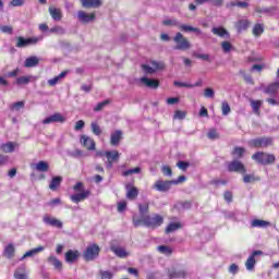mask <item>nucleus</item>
Segmentation results:
<instances>
[{
	"mask_svg": "<svg viewBox=\"0 0 279 279\" xmlns=\"http://www.w3.org/2000/svg\"><path fill=\"white\" fill-rule=\"evenodd\" d=\"M171 186H173L172 181H162V180H157L154 185L153 189L155 191H158L159 193H167V191L171 190Z\"/></svg>",
	"mask_w": 279,
	"mask_h": 279,
	"instance_id": "1a4fd4ad",
	"label": "nucleus"
},
{
	"mask_svg": "<svg viewBox=\"0 0 279 279\" xmlns=\"http://www.w3.org/2000/svg\"><path fill=\"white\" fill-rule=\"evenodd\" d=\"M78 16V21H81V23H90L94 19H95V13H86L84 11H78L77 13Z\"/></svg>",
	"mask_w": 279,
	"mask_h": 279,
	"instance_id": "412c9836",
	"label": "nucleus"
},
{
	"mask_svg": "<svg viewBox=\"0 0 279 279\" xmlns=\"http://www.w3.org/2000/svg\"><path fill=\"white\" fill-rule=\"evenodd\" d=\"M235 27L238 32H245L250 27V21L247 20H240L236 22Z\"/></svg>",
	"mask_w": 279,
	"mask_h": 279,
	"instance_id": "f704fd0d",
	"label": "nucleus"
},
{
	"mask_svg": "<svg viewBox=\"0 0 279 279\" xmlns=\"http://www.w3.org/2000/svg\"><path fill=\"white\" fill-rule=\"evenodd\" d=\"M16 147H19V143L7 142L0 145V150L3 151L4 154H12V151H14Z\"/></svg>",
	"mask_w": 279,
	"mask_h": 279,
	"instance_id": "2eb2a0df",
	"label": "nucleus"
},
{
	"mask_svg": "<svg viewBox=\"0 0 279 279\" xmlns=\"http://www.w3.org/2000/svg\"><path fill=\"white\" fill-rule=\"evenodd\" d=\"M158 252H160V254H165L166 256H171L173 254V250L167 245H159Z\"/></svg>",
	"mask_w": 279,
	"mask_h": 279,
	"instance_id": "79ce46f5",
	"label": "nucleus"
},
{
	"mask_svg": "<svg viewBox=\"0 0 279 279\" xmlns=\"http://www.w3.org/2000/svg\"><path fill=\"white\" fill-rule=\"evenodd\" d=\"M221 48L225 53H229V51H232V44L230 41H222Z\"/></svg>",
	"mask_w": 279,
	"mask_h": 279,
	"instance_id": "13d9d810",
	"label": "nucleus"
},
{
	"mask_svg": "<svg viewBox=\"0 0 279 279\" xmlns=\"http://www.w3.org/2000/svg\"><path fill=\"white\" fill-rule=\"evenodd\" d=\"M227 169L230 173H247L245 165L239 160L230 161L227 166Z\"/></svg>",
	"mask_w": 279,
	"mask_h": 279,
	"instance_id": "6e6552de",
	"label": "nucleus"
},
{
	"mask_svg": "<svg viewBox=\"0 0 279 279\" xmlns=\"http://www.w3.org/2000/svg\"><path fill=\"white\" fill-rule=\"evenodd\" d=\"M204 97H206V99H213L215 97V89H213V87L205 88Z\"/></svg>",
	"mask_w": 279,
	"mask_h": 279,
	"instance_id": "3c124183",
	"label": "nucleus"
},
{
	"mask_svg": "<svg viewBox=\"0 0 279 279\" xmlns=\"http://www.w3.org/2000/svg\"><path fill=\"white\" fill-rule=\"evenodd\" d=\"M82 5L84 8H100L101 7V0H82Z\"/></svg>",
	"mask_w": 279,
	"mask_h": 279,
	"instance_id": "c85d7f7f",
	"label": "nucleus"
},
{
	"mask_svg": "<svg viewBox=\"0 0 279 279\" xmlns=\"http://www.w3.org/2000/svg\"><path fill=\"white\" fill-rule=\"evenodd\" d=\"M80 258V251L69 250L65 253V263H75Z\"/></svg>",
	"mask_w": 279,
	"mask_h": 279,
	"instance_id": "aec40b11",
	"label": "nucleus"
},
{
	"mask_svg": "<svg viewBox=\"0 0 279 279\" xmlns=\"http://www.w3.org/2000/svg\"><path fill=\"white\" fill-rule=\"evenodd\" d=\"M14 278L15 279H27V274H25V267L15 270Z\"/></svg>",
	"mask_w": 279,
	"mask_h": 279,
	"instance_id": "a18cd8bd",
	"label": "nucleus"
},
{
	"mask_svg": "<svg viewBox=\"0 0 279 279\" xmlns=\"http://www.w3.org/2000/svg\"><path fill=\"white\" fill-rule=\"evenodd\" d=\"M177 167H179L181 171H186V169L190 167V163L189 161H179L177 162Z\"/></svg>",
	"mask_w": 279,
	"mask_h": 279,
	"instance_id": "e2e57ef3",
	"label": "nucleus"
},
{
	"mask_svg": "<svg viewBox=\"0 0 279 279\" xmlns=\"http://www.w3.org/2000/svg\"><path fill=\"white\" fill-rule=\"evenodd\" d=\"M133 173H141V167H136V168H133V169H129L124 172H122V175L124 178H128V175H133Z\"/></svg>",
	"mask_w": 279,
	"mask_h": 279,
	"instance_id": "603ef678",
	"label": "nucleus"
},
{
	"mask_svg": "<svg viewBox=\"0 0 279 279\" xmlns=\"http://www.w3.org/2000/svg\"><path fill=\"white\" fill-rule=\"evenodd\" d=\"M39 40H40V38H38V37L25 38L23 36H19V37H16L15 47L17 49H25V47H32V45H38Z\"/></svg>",
	"mask_w": 279,
	"mask_h": 279,
	"instance_id": "0eeeda50",
	"label": "nucleus"
},
{
	"mask_svg": "<svg viewBox=\"0 0 279 279\" xmlns=\"http://www.w3.org/2000/svg\"><path fill=\"white\" fill-rule=\"evenodd\" d=\"M207 137L209 138V141H217V138H219V133L217 132V129H209Z\"/></svg>",
	"mask_w": 279,
	"mask_h": 279,
	"instance_id": "c03bdc74",
	"label": "nucleus"
},
{
	"mask_svg": "<svg viewBox=\"0 0 279 279\" xmlns=\"http://www.w3.org/2000/svg\"><path fill=\"white\" fill-rule=\"evenodd\" d=\"M161 171H162L163 175H168V177L173 175V170H171V167H169V166H163L161 168Z\"/></svg>",
	"mask_w": 279,
	"mask_h": 279,
	"instance_id": "0e129e2a",
	"label": "nucleus"
},
{
	"mask_svg": "<svg viewBox=\"0 0 279 279\" xmlns=\"http://www.w3.org/2000/svg\"><path fill=\"white\" fill-rule=\"evenodd\" d=\"M142 69L144 71V73H146V75H154V73H156L155 68H151V66H149L147 64H143Z\"/></svg>",
	"mask_w": 279,
	"mask_h": 279,
	"instance_id": "864d4df0",
	"label": "nucleus"
},
{
	"mask_svg": "<svg viewBox=\"0 0 279 279\" xmlns=\"http://www.w3.org/2000/svg\"><path fill=\"white\" fill-rule=\"evenodd\" d=\"M177 230H182V222H170L165 232L166 234H171V232H175Z\"/></svg>",
	"mask_w": 279,
	"mask_h": 279,
	"instance_id": "c756f323",
	"label": "nucleus"
},
{
	"mask_svg": "<svg viewBox=\"0 0 279 279\" xmlns=\"http://www.w3.org/2000/svg\"><path fill=\"white\" fill-rule=\"evenodd\" d=\"M48 263L50 265H52V267H54V269L57 271H62V262H60V259H58V257L53 256V255H50L48 257Z\"/></svg>",
	"mask_w": 279,
	"mask_h": 279,
	"instance_id": "a878e982",
	"label": "nucleus"
},
{
	"mask_svg": "<svg viewBox=\"0 0 279 279\" xmlns=\"http://www.w3.org/2000/svg\"><path fill=\"white\" fill-rule=\"evenodd\" d=\"M250 147H254L255 149H259L260 147H271L274 145V138L263 136V137H257L254 140H251L248 142Z\"/></svg>",
	"mask_w": 279,
	"mask_h": 279,
	"instance_id": "423d86ee",
	"label": "nucleus"
},
{
	"mask_svg": "<svg viewBox=\"0 0 279 279\" xmlns=\"http://www.w3.org/2000/svg\"><path fill=\"white\" fill-rule=\"evenodd\" d=\"M168 278H186V270H175V268L168 269Z\"/></svg>",
	"mask_w": 279,
	"mask_h": 279,
	"instance_id": "4be33fe9",
	"label": "nucleus"
},
{
	"mask_svg": "<svg viewBox=\"0 0 279 279\" xmlns=\"http://www.w3.org/2000/svg\"><path fill=\"white\" fill-rule=\"evenodd\" d=\"M99 252H101V248L98 244H89L83 252L84 260H86L87 263H90V260H95L99 257Z\"/></svg>",
	"mask_w": 279,
	"mask_h": 279,
	"instance_id": "39448f33",
	"label": "nucleus"
},
{
	"mask_svg": "<svg viewBox=\"0 0 279 279\" xmlns=\"http://www.w3.org/2000/svg\"><path fill=\"white\" fill-rule=\"evenodd\" d=\"M151 64L155 71H162V69H165V62L153 61Z\"/></svg>",
	"mask_w": 279,
	"mask_h": 279,
	"instance_id": "052dcab7",
	"label": "nucleus"
},
{
	"mask_svg": "<svg viewBox=\"0 0 279 279\" xmlns=\"http://www.w3.org/2000/svg\"><path fill=\"white\" fill-rule=\"evenodd\" d=\"M99 276L101 277L100 279H112L114 275L108 270H100Z\"/></svg>",
	"mask_w": 279,
	"mask_h": 279,
	"instance_id": "5fc2aeb1",
	"label": "nucleus"
},
{
	"mask_svg": "<svg viewBox=\"0 0 279 279\" xmlns=\"http://www.w3.org/2000/svg\"><path fill=\"white\" fill-rule=\"evenodd\" d=\"M134 228H141V226H145V228H150V230H156L160 228L162 223H165V217L160 214L146 215L142 218H137L133 216L132 218Z\"/></svg>",
	"mask_w": 279,
	"mask_h": 279,
	"instance_id": "f257e3e1",
	"label": "nucleus"
},
{
	"mask_svg": "<svg viewBox=\"0 0 279 279\" xmlns=\"http://www.w3.org/2000/svg\"><path fill=\"white\" fill-rule=\"evenodd\" d=\"M231 154L232 156H236L238 158H243V154H245V148L235 146Z\"/></svg>",
	"mask_w": 279,
	"mask_h": 279,
	"instance_id": "49530a36",
	"label": "nucleus"
},
{
	"mask_svg": "<svg viewBox=\"0 0 279 279\" xmlns=\"http://www.w3.org/2000/svg\"><path fill=\"white\" fill-rule=\"evenodd\" d=\"M140 215H147L149 213V203H144L138 205Z\"/></svg>",
	"mask_w": 279,
	"mask_h": 279,
	"instance_id": "09e8293b",
	"label": "nucleus"
},
{
	"mask_svg": "<svg viewBox=\"0 0 279 279\" xmlns=\"http://www.w3.org/2000/svg\"><path fill=\"white\" fill-rule=\"evenodd\" d=\"M45 251V246H38L27 251L21 258V260H25V258H29V256H36V254H40V252Z\"/></svg>",
	"mask_w": 279,
	"mask_h": 279,
	"instance_id": "cd10ccee",
	"label": "nucleus"
},
{
	"mask_svg": "<svg viewBox=\"0 0 279 279\" xmlns=\"http://www.w3.org/2000/svg\"><path fill=\"white\" fill-rule=\"evenodd\" d=\"M271 226V222L262 220V219H255L252 221V227L253 228H267Z\"/></svg>",
	"mask_w": 279,
	"mask_h": 279,
	"instance_id": "72a5a7b5",
	"label": "nucleus"
},
{
	"mask_svg": "<svg viewBox=\"0 0 279 279\" xmlns=\"http://www.w3.org/2000/svg\"><path fill=\"white\" fill-rule=\"evenodd\" d=\"M0 32H2V34H13L14 28H12V26L3 25L0 26Z\"/></svg>",
	"mask_w": 279,
	"mask_h": 279,
	"instance_id": "680f3d73",
	"label": "nucleus"
},
{
	"mask_svg": "<svg viewBox=\"0 0 279 279\" xmlns=\"http://www.w3.org/2000/svg\"><path fill=\"white\" fill-rule=\"evenodd\" d=\"M162 25L166 27H180V22L178 20L172 19V20H163Z\"/></svg>",
	"mask_w": 279,
	"mask_h": 279,
	"instance_id": "a19ab883",
	"label": "nucleus"
},
{
	"mask_svg": "<svg viewBox=\"0 0 279 279\" xmlns=\"http://www.w3.org/2000/svg\"><path fill=\"white\" fill-rule=\"evenodd\" d=\"M173 43L175 44L174 49L177 51H189L191 49V41L182 33L175 34Z\"/></svg>",
	"mask_w": 279,
	"mask_h": 279,
	"instance_id": "20e7f679",
	"label": "nucleus"
},
{
	"mask_svg": "<svg viewBox=\"0 0 279 279\" xmlns=\"http://www.w3.org/2000/svg\"><path fill=\"white\" fill-rule=\"evenodd\" d=\"M186 118V112L185 111H182V110H177L174 112V119H185Z\"/></svg>",
	"mask_w": 279,
	"mask_h": 279,
	"instance_id": "338daca9",
	"label": "nucleus"
},
{
	"mask_svg": "<svg viewBox=\"0 0 279 279\" xmlns=\"http://www.w3.org/2000/svg\"><path fill=\"white\" fill-rule=\"evenodd\" d=\"M14 254H16V248L14 247V244L10 243L4 247L3 256L4 258H14Z\"/></svg>",
	"mask_w": 279,
	"mask_h": 279,
	"instance_id": "393cba45",
	"label": "nucleus"
},
{
	"mask_svg": "<svg viewBox=\"0 0 279 279\" xmlns=\"http://www.w3.org/2000/svg\"><path fill=\"white\" fill-rule=\"evenodd\" d=\"M35 169L41 173H47V171H49V163L41 160L36 163Z\"/></svg>",
	"mask_w": 279,
	"mask_h": 279,
	"instance_id": "473e14b6",
	"label": "nucleus"
},
{
	"mask_svg": "<svg viewBox=\"0 0 279 279\" xmlns=\"http://www.w3.org/2000/svg\"><path fill=\"white\" fill-rule=\"evenodd\" d=\"M32 82V76H19L16 78L17 86H27Z\"/></svg>",
	"mask_w": 279,
	"mask_h": 279,
	"instance_id": "4c0bfd02",
	"label": "nucleus"
},
{
	"mask_svg": "<svg viewBox=\"0 0 279 279\" xmlns=\"http://www.w3.org/2000/svg\"><path fill=\"white\" fill-rule=\"evenodd\" d=\"M225 201L228 202V204L232 203L233 195L232 192L226 191L223 194Z\"/></svg>",
	"mask_w": 279,
	"mask_h": 279,
	"instance_id": "774afa93",
	"label": "nucleus"
},
{
	"mask_svg": "<svg viewBox=\"0 0 279 279\" xmlns=\"http://www.w3.org/2000/svg\"><path fill=\"white\" fill-rule=\"evenodd\" d=\"M126 198L128 199H131V201H134L136 199V197H138V189L136 186H130V185H126Z\"/></svg>",
	"mask_w": 279,
	"mask_h": 279,
	"instance_id": "bb28decb",
	"label": "nucleus"
},
{
	"mask_svg": "<svg viewBox=\"0 0 279 279\" xmlns=\"http://www.w3.org/2000/svg\"><path fill=\"white\" fill-rule=\"evenodd\" d=\"M92 132L95 134V136H101V126L97 124V122H92L90 124Z\"/></svg>",
	"mask_w": 279,
	"mask_h": 279,
	"instance_id": "de8ad7c7",
	"label": "nucleus"
},
{
	"mask_svg": "<svg viewBox=\"0 0 279 279\" xmlns=\"http://www.w3.org/2000/svg\"><path fill=\"white\" fill-rule=\"evenodd\" d=\"M110 250L113 252V254H116V256H118V258H128V256H130V253H128V251L121 246L111 244Z\"/></svg>",
	"mask_w": 279,
	"mask_h": 279,
	"instance_id": "4468645a",
	"label": "nucleus"
},
{
	"mask_svg": "<svg viewBox=\"0 0 279 279\" xmlns=\"http://www.w3.org/2000/svg\"><path fill=\"white\" fill-rule=\"evenodd\" d=\"M265 32V26L263 24H255L253 27V36H260Z\"/></svg>",
	"mask_w": 279,
	"mask_h": 279,
	"instance_id": "58836bf2",
	"label": "nucleus"
},
{
	"mask_svg": "<svg viewBox=\"0 0 279 279\" xmlns=\"http://www.w3.org/2000/svg\"><path fill=\"white\" fill-rule=\"evenodd\" d=\"M107 161H108V167L111 169L112 163L119 161V151L113 150V151H107L105 154Z\"/></svg>",
	"mask_w": 279,
	"mask_h": 279,
	"instance_id": "a211bd4d",
	"label": "nucleus"
},
{
	"mask_svg": "<svg viewBox=\"0 0 279 279\" xmlns=\"http://www.w3.org/2000/svg\"><path fill=\"white\" fill-rule=\"evenodd\" d=\"M221 110L223 117H228V113L231 112L230 105L227 101H223L221 105Z\"/></svg>",
	"mask_w": 279,
	"mask_h": 279,
	"instance_id": "6e6d98bb",
	"label": "nucleus"
},
{
	"mask_svg": "<svg viewBox=\"0 0 279 279\" xmlns=\"http://www.w3.org/2000/svg\"><path fill=\"white\" fill-rule=\"evenodd\" d=\"M173 84H174V86H178L179 88H193V84H190V83L174 81Z\"/></svg>",
	"mask_w": 279,
	"mask_h": 279,
	"instance_id": "4d7b16f0",
	"label": "nucleus"
},
{
	"mask_svg": "<svg viewBox=\"0 0 279 279\" xmlns=\"http://www.w3.org/2000/svg\"><path fill=\"white\" fill-rule=\"evenodd\" d=\"M250 4L247 2H230L227 4V8H247Z\"/></svg>",
	"mask_w": 279,
	"mask_h": 279,
	"instance_id": "8fccbe9b",
	"label": "nucleus"
},
{
	"mask_svg": "<svg viewBox=\"0 0 279 279\" xmlns=\"http://www.w3.org/2000/svg\"><path fill=\"white\" fill-rule=\"evenodd\" d=\"M43 221L44 223H46V226H51L52 228L62 229L63 226V223L59 219L50 217L48 215L44 216Z\"/></svg>",
	"mask_w": 279,
	"mask_h": 279,
	"instance_id": "ddd939ff",
	"label": "nucleus"
},
{
	"mask_svg": "<svg viewBox=\"0 0 279 279\" xmlns=\"http://www.w3.org/2000/svg\"><path fill=\"white\" fill-rule=\"evenodd\" d=\"M260 177H256L254 174H244L243 182L244 184H250L252 182H259Z\"/></svg>",
	"mask_w": 279,
	"mask_h": 279,
	"instance_id": "c9c22d12",
	"label": "nucleus"
},
{
	"mask_svg": "<svg viewBox=\"0 0 279 279\" xmlns=\"http://www.w3.org/2000/svg\"><path fill=\"white\" fill-rule=\"evenodd\" d=\"M38 64H40V59L36 56L28 57L24 61L25 69H34V66H38Z\"/></svg>",
	"mask_w": 279,
	"mask_h": 279,
	"instance_id": "6ab92c4d",
	"label": "nucleus"
},
{
	"mask_svg": "<svg viewBox=\"0 0 279 279\" xmlns=\"http://www.w3.org/2000/svg\"><path fill=\"white\" fill-rule=\"evenodd\" d=\"M62 184V177H53L50 181V191H58V187Z\"/></svg>",
	"mask_w": 279,
	"mask_h": 279,
	"instance_id": "7c9ffc66",
	"label": "nucleus"
},
{
	"mask_svg": "<svg viewBox=\"0 0 279 279\" xmlns=\"http://www.w3.org/2000/svg\"><path fill=\"white\" fill-rule=\"evenodd\" d=\"M213 34H215L216 36H220V38H223L226 36H228V31L223 27H214L211 29Z\"/></svg>",
	"mask_w": 279,
	"mask_h": 279,
	"instance_id": "e433bc0d",
	"label": "nucleus"
},
{
	"mask_svg": "<svg viewBox=\"0 0 279 279\" xmlns=\"http://www.w3.org/2000/svg\"><path fill=\"white\" fill-rule=\"evenodd\" d=\"M66 121V118L62 116L60 112H56L46 119L43 120L44 125H49L50 123H64Z\"/></svg>",
	"mask_w": 279,
	"mask_h": 279,
	"instance_id": "9d476101",
	"label": "nucleus"
},
{
	"mask_svg": "<svg viewBox=\"0 0 279 279\" xmlns=\"http://www.w3.org/2000/svg\"><path fill=\"white\" fill-rule=\"evenodd\" d=\"M194 58H197L198 60H205V62H210V56L209 54H202L194 52Z\"/></svg>",
	"mask_w": 279,
	"mask_h": 279,
	"instance_id": "bf43d9fd",
	"label": "nucleus"
},
{
	"mask_svg": "<svg viewBox=\"0 0 279 279\" xmlns=\"http://www.w3.org/2000/svg\"><path fill=\"white\" fill-rule=\"evenodd\" d=\"M265 93L266 95H276L278 93V85L276 83L268 85Z\"/></svg>",
	"mask_w": 279,
	"mask_h": 279,
	"instance_id": "ea45409f",
	"label": "nucleus"
},
{
	"mask_svg": "<svg viewBox=\"0 0 279 279\" xmlns=\"http://www.w3.org/2000/svg\"><path fill=\"white\" fill-rule=\"evenodd\" d=\"M142 84H144V86H147V88H158L160 86V81L156 80V78H148V77H142L141 78Z\"/></svg>",
	"mask_w": 279,
	"mask_h": 279,
	"instance_id": "dca6fc26",
	"label": "nucleus"
},
{
	"mask_svg": "<svg viewBox=\"0 0 279 279\" xmlns=\"http://www.w3.org/2000/svg\"><path fill=\"white\" fill-rule=\"evenodd\" d=\"M251 108L257 117H260V108L263 107V100L250 99Z\"/></svg>",
	"mask_w": 279,
	"mask_h": 279,
	"instance_id": "b1692460",
	"label": "nucleus"
},
{
	"mask_svg": "<svg viewBox=\"0 0 279 279\" xmlns=\"http://www.w3.org/2000/svg\"><path fill=\"white\" fill-rule=\"evenodd\" d=\"M48 12L53 21H62V10L56 7H49Z\"/></svg>",
	"mask_w": 279,
	"mask_h": 279,
	"instance_id": "5701e85b",
	"label": "nucleus"
},
{
	"mask_svg": "<svg viewBox=\"0 0 279 279\" xmlns=\"http://www.w3.org/2000/svg\"><path fill=\"white\" fill-rule=\"evenodd\" d=\"M105 106H110V100L106 99L101 102H98L95 107H94V112H101V110H104Z\"/></svg>",
	"mask_w": 279,
	"mask_h": 279,
	"instance_id": "37998d69",
	"label": "nucleus"
},
{
	"mask_svg": "<svg viewBox=\"0 0 279 279\" xmlns=\"http://www.w3.org/2000/svg\"><path fill=\"white\" fill-rule=\"evenodd\" d=\"M73 191H75L76 194L71 195L70 199L74 204H80V202H84V199H88V197H90V190H84L83 182H76L73 186Z\"/></svg>",
	"mask_w": 279,
	"mask_h": 279,
	"instance_id": "f03ea898",
	"label": "nucleus"
},
{
	"mask_svg": "<svg viewBox=\"0 0 279 279\" xmlns=\"http://www.w3.org/2000/svg\"><path fill=\"white\" fill-rule=\"evenodd\" d=\"M252 160H255L257 165H274L276 162V156L265 151H257L252 155Z\"/></svg>",
	"mask_w": 279,
	"mask_h": 279,
	"instance_id": "7ed1b4c3",
	"label": "nucleus"
},
{
	"mask_svg": "<svg viewBox=\"0 0 279 279\" xmlns=\"http://www.w3.org/2000/svg\"><path fill=\"white\" fill-rule=\"evenodd\" d=\"M256 256H263V251H254L246 259L245 267L248 271H252L256 266Z\"/></svg>",
	"mask_w": 279,
	"mask_h": 279,
	"instance_id": "9b49d317",
	"label": "nucleus"
},
{
	"mask_svg": "<svg viewBox=\"0 0 279 279\" xmlns=\"http://www.w3.org/2000/svg\"><path fill=\"white\" fill-rule=\"evenodd\" d=\"M179 29L181 32H193L194 34H198V35L202 34V29L186 25V24H180Z\"/></svg>",
	"mask_w": 279,
	"mask_h": 279,
	"instance_id": "2f4dec72",
	"label": "nucleus"
},
{
	"mask_svg": "<svg viewBox=\"0 0 279 279\" xmlns=\"http://www.w3.org/2000/svg\"><path fill=\"white\" fill-rule=\"evenodd\" d=\"M84 125H86V123L84 122V120H78L75 125H74V130L76 132H80V130H84Z\"/></svg>",
	"mask_w": 279,
	"mask_h": 279,
	"instance_id": "69168bd1",
	"label": "nucleus"
},
{
	"mask_svg": "<svg viewBox=\"0 0 279 279\" xmlns=\"http://www.w3.org/2000/svg\"><path fill=\"white\" fill-rule=\"evenodd\" d=\"M81 145L85 147L88 151H95L96 143L95 140L88 137L87 135H81Z\"/></svg>",
	"mask_w": 279,
	"mask_h": 279,
	"instance_id": "f8f14e48",
	"label": "nucleus"
},
{
	"mask_svg": "<svg viewBox=\"0 0 279 279\" xmlns=\"http://www.w3.org/2000/svg\"><path fill=\"white\" fill-rule=\"evenodd\" d=\"M122 140H123V131L117 130L111 134L110 145H112L113 147H117V145H119V143H121Z\"/></svg>",
	"mask_w": 279,
	"mask_h": 279,
	"instance_id": "f3484780",
	"label": "nucleus"
}]
</instances>
